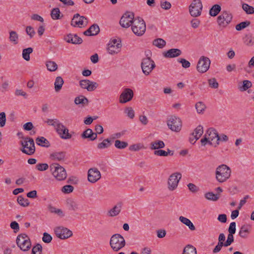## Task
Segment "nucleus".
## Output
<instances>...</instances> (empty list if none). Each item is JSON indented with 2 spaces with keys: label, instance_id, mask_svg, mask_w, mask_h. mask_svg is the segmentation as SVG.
<instances>
[{
  "label": "nucleus",
  "instance_id": "16",
  "mask_svg": "<svg viewBox=\"0 0 254 254\" xmlns=\"http://www.w3.org/2000/svg\"><path fill=\"white\" fill-rule=\"evenodd\" d=\"M122 47L121 41L118 43L117 39H111L109 43L108 44L107 50L111 55H115L118 53Z\"/></svg>",
  "mask_w": 254,
  "mask_h": 254
},
{
  "label": "nucleus",
  "instance_id": "11",
  "mask_svg": "<svg viewBox=\"0 0 254 254\" xmlns=\"http://www.w3.org/2000/svg\"><path fill=\"white\" fill-rule=\"evenodd\" d=\"M167 125L172 131L178 132L181 129L182 122L179 118L175 116H171L167 121Z\"/></svg>",
  "mask_w": 254,
  "mask_h": 254
},
{
  "label": "nucleus",
  "instance_id": "17",
  "mask_svg": "<svg viewBox=\"0 0 254 254\" xmlns=\"http://www.w3.org/2000/svg\"><path fill=\"white\" fill-rule=\"evenodd\" d=\"M88 21L86 17L83 16H80L78 13L74 15L71 21V25L73 27L78 26L82 27L87 24Z\"/></svg>",
  "mask_w": 254,
  "mask_h": 254
},
{
  "label": "nucleus",
  "instance_id": "6",
  "mask_svg": "<svg viewBox=\"0 0 254 254\" xmlns=\"http://www.w3.org/2000/svg\"><path fill=\"white\" fill-rule=\"evenodd\" d=\"M50 170L53 175L59 181L65 179L67 176L65 169L59 164L55 163L50 165Z\"/></svg>",
  "mask_w": 254,
  "mask_h": 254
},
{
  "label": "nucleus",
  "instance_id": "32",
  "mask_svg": "<svg viewBox=\"0 0 254 254\" xmlns=\"http://www.w3.org/2000/svg\"><path fill=\"white\" fill-rule=\"evenodd\" d=\"M179 220L182 223L185 224L186 226H188V227L190 230L194 231L195 229V227L193 224V223L188 218L185 217L184 216H180L179 217Z\"/></svg>",
  "mask_w": 254,
  "mask_h": 254
},
{
  "label": "nucleus",
  "instance_id": "53",
  "mask_svg": "<svg viewBox=\"0 0 254 254\" xmlns=\"http://www.w3.org/2000/svg\"><path fill=\"white\" fill-rule=\"evenodd\" d=\"M49 168V165L47 163H39L37 164L35 168L40 171H44L47 170Z\"/></svg>",
  "mask_w": 254,
  "mask_h": 254
},
{
  "label": "nucleus",
  "instance_id": "39",
  "mask_svg": "<svg viewBox=\"0 0 254 254\" xmlns=\"http://www.w3.org/2000/svg\"><path fill=\"white\" fill-rule=\"evenodd\" d=\"M182 254H196V250L193 246L188 245L184 249Z\"/></svg>",
  "mask_w": 254,
  "mask_h": 254
},
{
  "label": "nucleus",
  "instance_id": "52",
  "mask_svg": "<svg viewBox=\"0 0 254 254\" xmlns=\"http://www.w3.org/2000/svg\"><path fill=\"white\" fill-rule=\"evenodd\" d=\"M208 82L209 86L212 88L216 89L219 86V84L215 78L209 79Z\"/></svg>",
  "mask_w": 254,
  "mask_h": 254
},
{
  "label": "nucleus",
  "instance_id": "62",
  "mask_svg": "<svg viewBox=\"0 0 254 254\" xmlns=\"http://www.w3.org/2000/svg\"><path fill=\"white\" fill-rule=\"evenodd\" d=\"M6 115L4 112L0 113V127H3L5 125Z\"/></svg>",
  "mask_w": 254,
  "mask_h": 254
},
{
  "label": "nucleus",
  "instance_id": "46",
  "mask_svg": "<svg viewBox=\"0 0 254 254\" xmlns=\"http://www.w3.org/2000/svg\"><path fill=\"white\" fill-rule=\"evenodd\" d=\"M204 196L207 199L212 201H216L219 197L217 194H214L212 192H208L205 194Z\"/></svg>",
  "mask_w": 254,
  "mask_h": 254
},
{
  "label": "nucleus",
  "instance_id": "44",
  "mask_svg": "<svg viewBox=\"0 0 254 254\" xmlns=\"http://www.w3.org/2000/svg\"><path fill=\"white\" fill-rule=\"evenodd\" d=\"M127 146L128 143L127 142L121 141L120 140H116L115 141V146L118 149H124Z\"/></svg>",
  "mask_w": 254,
  "mask_h": 254
},
{
  "label": "nucleus",
  "instance_id": "50",
  "mask_svg": "<svg viewBox=\"0 0 254 254\" xmlns=\"http://www.w3.org/2000/svg\"><path fill=\"white\" fill-rule=\"evenodd\" d=\"M9 40L13 42L14 44H17V40L18 38V36L17 33L15 31H11L9 33Z\"/></svg>",
  "mask_w": 254,
  "mask_h": 254
},
{
  "label": "nucleus",
  "instance_id": "59",
  "mask_svg": "<svg viewBox=\"0 0 254 254\" xmlns=\"http://www.w3.org/2000/svg\"><path fill=\"white\" fill-rule=\"evenodd\" d=\"M46 123L49 125L54 127L56 129L60 122L57 119H48Z\"/></svg>",
  "mask_w": 254,
  "mask_h": 254
},
{
  "label": "nucleus",
  "instance_id": "13",
  "mask_svg": "<svg viewBox=\"0 0 254 254\" xmlns=\"http://www.w3.org/2000/svg\"><path fill=\"white\" fill-rule=\"evenodd\" d=\"M54 232L58 238L63 240L66 239L72 235L71 231L63 226L56 227Z\"/></svg>",
  "mask_w": 254,
  "mask_h": 254
},
{
  "label": "nucleus",
  "instance_id": "41",
  "mask_svg": "<svg viewBox=\"0 0 254 254\" xmlns=\"http://www.w3.org/2000/svg\"><path fill=\"white\" fill-rule=\"evenodd\" d=\"M47 68L48 70L50 71H55L58 68L57 64L53 61H47L46 64Z\"/></svg>",
  "mask_w": 254,
  "mask_h": 254
},
{
  "label": "nucleus",
  "instance_id": "31",
  "mask_svg": "<svg viewBox=\"0 0 254 254\" xmlns=\"http://www.w3.org/2000/svg\"><path fill=\"white\" fill-rule=\"evenodd\" d=\"M36 142L37 145L44 147H49L50 143L49 141L44 137H38L36 139Z\"/></svg>",
  "mask_w": 254,
  "mask_h": 254
},
{
  "label": "nucleus",
  "instance_id": "56",
  "mask_svg": "<svg viewBox=\"0 0 254 254\" xmlns=\"http://www.w3.org/2000/svg\"><path fill=\"white\" fill-rule=\"evenodd\" d=\"M178 62L182 64V65L184 68H189L190 66V63L185 59H178Z\"/></svg>",
  "mask_w": 254,
  "mask_h": 254
},
{
  "label": "nucleus",
  "instance_id": "48",
  "mask_svg": "<svg viewBox=\"0 0 254 254\" xmlns=\"http://www.w3.org/2000/svg\"><path fill=\"white\" fill-rule=\"evenodd\" d=\"M252 86V82L247 80L243 81V83L242 86L239 87V89L241 91H246L247 89L251 87Z\"/></svg>",
  "mask_w": 254,
  "mask_h": 254
},
{
  "label": "nucleus",
  "instance_id": "43",
  "mask_svg": "<svg viewBox=\"0 0 254 254\" xmlns=\"http://www.w3.org/2000/svg\"><path fill=\"white\" fill-rule=\"evenodd\" d=\"M242 8L247 14H251L254 13V7L247 3H243L242 4Z\"/></svg>",
  "mask_w": 254,
  "mask_h": 254
},
{
  "label": "nucleus",
  "instance_id": "26",
  "mask_svg": "<svg viewBox=\"0 0 254 254\" xmlns=\"http://www.w3.org/2000/svg\"><path fill=\"white\" fill-rule=\"evenodd\" d=\"M66 205L69 210L76 211L80 209L79 204L78 202L73 198L66 199Z\"/></svg>",
  "mask_w": 254,
  "mask_h": 254
},
{
  "label": "nucleus",
  "instance_id": "12",
  "mask_svg": "<svg viewBox=\"0 0 254 254\" xmlns=\"http://www.w3.org/2000/svg\"><path fill=\"white\" fill-rule=\"evenodd\" d=\"M210 64V60L207 57L202 56L200 58L196 66L197 70L200 73L206 72Z\"/></svg>",
  "mask_w": 254,
  "mask_h": 254
},
{
  "label": "nucleus",
  "instance_id": "5",
  "mask_svg": "<svg viewBox=\"0 0 254 254\" xmlns=\"http://www.w3.org/2000/svg\"><path fill=\"white\" fill-rule=\"evenodd\" d=\"M16 243L19 249L23 252L29 251L31 247L30 239L25 233L20 234L17 236Z\"/></svg>",
  "mask_w": 254,
  "mask_h": 254
},
{
  "label": "nucleus",
  "instance_id": "3",
  "mask_svg": "<svg viewBox=\"0 0 254 254\" xmlns=\"http://www.w3.org/2000/svg\"><path fill=\"white\" fill-rule=\"evenodd\" d=\"M21 138L24 140V141H21L22 148L20 149V150L27 155H33L35 152V146L33 139L28 136H22Z\"/></svg>",
  "mask_w": 254,
  "mask_h": 254
},
{
  "label": "nucleus",
  "instance_id": "25",
  "mask_svg": "<svg viewBox=\"0 0 254 254\" xmlns=\"http://www.w3.org/2000/svg\"><path fill=\"white\" fill-rule=\"evenodd\" d=\"M182 54V51L179 49H171L163 53L165 58H173L179 57Z\"/></svg>",
  "mask_w": 254,
  "mask_h": 254
},
{
  "label": "nucleus",
  "instance_id": "14",
  "mask_svg": "<svg viewBox=\"0 0 254 254\" xmlns=\"http://www.w3.org/2000/svg\"><path fill=\"white\" fill-rule=\"evenodd\" d=\"M182 178V174L180 173L176 172L171 175L168 181V189L170 190H175Z\"/></svg>",
  "mask_w": 254,
  "mask_h": 254
},
{
  "label": "nucleus",
  "instance_id": "60",
  "mask_svg": "<svg viewBox=\"0 0 254 254\" xmlns=\"http://www.w3.org/2000/svg\"><path fill=\"white\" fill-rule=\"evenodd\" d=\"M42 240L45 243H50L52 240V237L49 234L45 232L43 234Z\"/></svg>",
  "mask_w": 254,
  "mask_h": 254
},
{
  "label": "nucleus",
  "instance_id": "61",
  "mask_svg": "<svg viewBox=\"0 0 254 254\" xmlns=\"http://www.w3.org/2000/svg\"><path fill=\"white\" fill-rule=\"evenodd\" d=\"M125 112L127 114V116L130 118L133 119L134 117V112L131 107H127Z\"/></svg>",
  "mask_w": 254,
  "mask_h": 254
},
{
  "label": "nucleus",
  "instance_id": "9",
  "mask_svg": "<svg viewBox=\"0 0 254 254\" xmlns=\"http://www.w3.org/2000/svg\"><path fill=\"white\" fill-rule=\"evenodd\" d=\"M135 18L133 12L127 11L122 16L120 21V24L123 28H128L134 22Z\"/></svg>",
  "mask_w": 254,
  "mask_h": 254
},
{
  "label": "nucleus",
  "instance_id": "24",
  "mask_svg": "<svg viewBox=\"0 0 254 254\" xmlns=\"http://www.w3.org/2000/svg\"><path fill=\"white\" fill-rule=\"evenodd\" d=\"M251 233V226L249 225L246 224L241 226L240 228L239 235L243 239L248 238Z\"/></svg>",
  "mask_w": 254,
  "mask_h": 254
},
{
  "label": "nucleus",
  "instance_id": "10",
  "mask_svg": "<svg viewBox=\"0 0 254 254\" xmlns=\"http://www.w3.org/2000/svg\"><path fill=\"white\" fill-rule=\"evenodd\" d=\"M232 18V14L230 11H223L217 17L218 24L221 27H225L231 22Z\"/></svg>",
  "mask_w": 254,
  "mask_h": 254
},
{
  "label": "nucleus",
  "instance_id": "36",
  "mask_svg": "<svg viewBox=\"0 0 254 254\" xmlns=\"http://www.w3.org/2000/svg\"><path fill=\"white\" fill-rule=\"evenodd\" d=\"M61 12L59 8H54L51 11V16L53 19L58 20L60 19L63 15H61Z\"/></svg>",
  "mask_w": 254,
  "mask_h": 254
},
{
  "label": "nucleus",
  "instance_id": "20",
  "mask_svg": "<svg viewBox=\"0 0 254 254\" xmlns=\"http://www.w3.org/2000/svg\"><path fill=\"white\" fill-rule=\"evenodd\" d=\"M66 154L65 151L55 152L50 154V158L54 161H64L66 159Z\"/></svg>",
  "mask_w": 254,
  "mask_h": 254
},
{
  "label": "nucleus",
  "instance_id": "21",
  "mask_svg": "<svg viewBox=\"0 0 254 254\" xmlns=\"http://www.w3.org/2000/svg\"><path fill=\"white\" fill-rule=\"evenodd\" d=\"M81 137L83 139L88 138L91 141L95 140L97 137V133L93 132L90 128H87L81 134Z\"/></svg>",
  "mask_w": 254,
  "mask_h": 254
},
{
  "label": "nucleus",
  "instance_id": "29",
  "mask_svg": "<svg viewBox=\"0 0 254 254\" xmlns=\"http://www.w3.org/2000/svg\"><path fill=\"white\" fill-rule=\"evenodd\" d=\"M74 103L76 105H80L81 107H85L89 103L88 99L83 95L76 97L74 99Z\"/></svg>",
  "mask_w": 254,
  "mask_h": 254
},
{
  "label": "nucleus",
  "instance_id": "30",
  "mask_svg": "<svg viewBox=\"0 0 254 254\" xmlns=\"http://www.w3.org/2000/svg\"><path fill=\"white\" fill-rule=\"evenodd\" d=\"M112 144V139L111 138L105 139L102 142L97 144V148L99 149H104L110 147Z\"/></svg>",
  "mask_w": 254,
  "mask_h": 254
},
{
  "label": "nucleus",
  "instance_id": "37",
  "mask_svg": "<svg viewBox=\"0 0 254 254\" xmlns=\"http://www.w3.org/2000/svg\"><path fill=\"white\" fill-rule=\"evenodd\" d=\"M152 44L159 49H162L165 46L166 42L162 38H157L153 41Z\"/></svg>",
  "mask_w": 254,
  "mask_h": 254
},
{
  "label": "nucleus",
  "instance_id": "42",
  "mask_svg": "<svg viewBox=\"0 0 254 254\" xmlns=\"http://www.w3.org/2000/svg\"><path fill=\"white\" fill-rule=\"evenodd\" d=\"M17 202L23 207H26L29 205V201L28 199L24 198L22 195H19L17 197Z\"/></svg>",
  "mask_w": 254,
  "mask_h": 254
},
{
  "label": "nucleus",
  "instance_id": "40",
  "mask_svg": "<svg viewBox=\"0 0 254 254\" xmlns=\"http://www.w3.org/2000/svg\"><path fill=\"white\" fill-rule=\"evenodd\" d=\"M33 49L31 47L24 49L22 51V57L26 61L30 60V54L33 52Z\"/></svg>",
  "mask_w": 254,
  "mask_h": 254
},
{
  "label": "nucleus",
  "instance_id": "57",
  "mask_svg": "<svg viewBox=\"0 0 254 254\" xmlns=\"http://www.w3.org/2000/svg\"><path fill=\"white\" fill-rule=\"evenodd\" d=\"M26 32L30 36V38L34 37L35 34V31L34 28L31 26H28L26 28Z\"/></svg>",
  "mask_w": 254,
  "mask_h": 254
},
{
  "label": "nucleus",
  "instance_id": "38",
  "mask_svg": "<svg viewBox=\"0 0 254 254\" xmlns=\"http://www.w3.org/2000/svg\"><path fill=\"white\" fill-rule=\"evenodd\" d=\"M220 5L216 4L213 5L209 10V14L212 16H216L221 11Z\"/></svg>",
  "mask_w": 254,
  "mask_h": 254
},
{
  "label": "nucleus",
  "instance_id": "19",
  "mask_svg": "<svg viewBox=\"0 0 254 254\" xmlns=\"http://www.w3.org/2000/svg\"><path fill=\"white\" fill-rule=\"evenodd\" d=\"M133 96V92L130 88H125L120 96V102L126 103L130 101Z\"/></svg>",
  "mask_w": 254,
  "mask_h": 254
},
{
  "label": "nucleus",
  "instance_id": "45",
  "mask_svg": "<svg viewBox=\"0 0 254 254\" xmlns=\"http://www.w3.org/2000/svg\"><path fill=\"white\" fill-rule=\"evenodd\" d=\"M251 24L250 21L246 20L244 22H242L236 25V29L237 31H241L247 27L249 26Z\"/></svg>",
  "mask_w": 254,
  "mask_h": 254
},
{
  "label": "nucleus",
  "instance_id": "28",
  "mask_svg": "<svg viewBox=\"0 0 254 254\" xmlns=\"http://www.w3.org/2000/svg\"><path fill=\"white\" fill-rule=\"evenodd\" d=\"M165 145L164 142L160 140H156L150 144V148L151 150H157L163 148Z\"/></svg>",
  "mask_w": 254,
  "mask_h": 254
},
{
  "label": "nucleus",
  "instance_id": "4",
  "mask_svg": "<svg viewBox=\"0 0 254 254\" xmlns=\"http://www.w3.org/2000/svg\"><path fill=\"white\" fill-rule=\"evenodd\" d=\"M133 33L137 36H142L146 31V24L144 20L140 17L135 18V20L131 25Z\"/></svg>",
  "mask_w": 254,
  "mask_h": 254
},
{
  "label": "nucleus",
  "instance_id": "2",
  "mask_svg": "<svg viewBox=\"0 0 254 254\" xmlns=\"http://www.w3.org/2000/svg\"><path fill=\"white\" fill-rule=\"evenodd\" d=\"M125 245V240L121 234H115L111 236L110 240V246L114 252L119 251Z\"/></svg>",
  "mask_w": 254,
  "mask_h": 254
},
{
  "label": "nucleus",
  "instance_id": "55",
  "mask_svg": "<svg viewBox=\"0 0 254 254\" xmlns=\"http://www.w3.org/2000/svg\"><path fill=\"white\" fill-rule=\"evenodd\" d=\"M97 83L90 80V83L88 84L87 90L88 91H93L95 90L98 87Z\"/></svg>",
  "mask_w": 254,
  "mask_h": 254
},
{
  "label": "nucleus",
  "instance_id": "7",
  "mask_svg": "<svg viewBox=\"0 0 254 254\" xmlns=\"http://www.w3.org/2000/svg\"><path fill=\"white\" fill-rule=\"evenodd\" d=\"M141 67L143 73L148 75L155 67L154 62L149 57L143 58L141 63Z\"/></svg>",
  "mask_w": 254,
  "mask_h": 254
},
{
  "label": "nucleus",
  "instance_id": "15",
  "mask_svg": "<svg viewBox=\"0 0 254 254\" xmlns=\"http://www.w3.org/2000/svg\"><path fill=\"white\" fill-rule=\"evenodd\" d=\"M55 129L60 137L64 139H70L71 138L72 134H74L73 131L69 133L68 129L61 122Z\"/></svg>",
  "mask_w": 254,
  "mask_h": 254
},
{
  "label": "nucleus",
  "instance_id": "51",
  "mask_svg": "<svg viewBox=\"0 0 254 254\" xmlns=\"http://www.w3.org/2000/svg\"><path fill=\"white\" fill-rule=\"evenodd\" d=\"M42 247L41 244H37L32 249L31 254H42Z\"/></svg>",
  "mask_w": 254,
  "mask_h": 254
},
{
  "label": "nucleus",
  "instance_id": "47",
  "mask_svg": "<svg viewBox=\"0 0 254 254\" xmlns=\"http://www.w3.org/2000/svg\"><path fill=\"white\" fill-rule=\"evenodd\" d=\"M195 108L199 114L203 113L206 109L205 105L202 102H198L195 104Z\"/></svg>",
  "mask_w": 254,
  "mask_h": 254
},
{
  "label": "nucleus",
  "instance_id": "23",
  "mask_svg": "<svg viewBox=\"0 0 254 254\" xmlns=\"http://www.w3.org/2000/svg\"><path fill=\"white\" fill-rule=\"evenodd\" d=\"M65 40L67 43L73 44H80L82 43V39L78 37L76 34H69L67 35Z\"/></svg>",
  "mask_w": 254,
  "mask_h": 254
},
{
  "label": "nucleus",
  "instance_id": "1",
  "mask_svg": "<svg viewBox=\"0 0 254 254\" xmlns=\"http://www.w3.org/2000/svg\"><path fill=\"white\" fill-rule=\"evenodd\" d=\"M231 170L225 164L218 166L216 169L215 176L216 180L219 183L226 182L231 176Z\"/></svg>",
  "mask_w": 254,
  "mask_h": 254
},
{
  "label": "nucleus",
  "instance_id": "64",
  "mask_svg": "<svg viewBox=\"0 0 254 254\" xmlns=\"http://www.w3.org/2000/svg\"><path fill=\"white\" fill-rule=\"evenodd\" d=\"M10 228L12 229L15 233L19 231V226L18 223L16 221H12L10 224Z\"/></svg>",
  "mask_w": 254,
  "mask_h": 254
},
{
  "label": "nucleus",
  "instance_id": "35",
  "mask_svg": "<svg viewBox=\"0 0 254 254\" xmlns=\"http://www.w3.org/2000/svg\"><path fill=\"white\" fill-rule=\"evenodd\" d=\"M203 133V127L201 125L198 126L191 133L192 136L195 137V140H197Z\"/></svg>",
  "mask_w": 254,
  "mask_h": 254
},
{
  "label": "nucleus",
  "instance_id": "8",
  "mask_svg": "<svg viewBox=\"0 0 254 254\" xmlns=\"http://www.w3.org/2000/svg\"><path fill=\"white\" fill-rule=\"evenodd\" d=\"M202 4L200 0H193L189 6V12L191 16L196 17L201 15Z\"/></svg>",
  "mask_w": 254,
  "mask_h": 254
},
{
  "label": "nucleus",
  "instance_id": "34",
  "mask_svg": "<svg viewBox=\"0 0 254 254\" xmlns=\"http://www.w3.org/2000/svg\"><path fill=\"white\" fill-rule=\"evenodd\" d=\"M64 83V81L62 77L58 76L56 77L54 85L55 91L57 92H59L61 90Z\"/></svg>",
  "mask_w": 254,
  "mask_h": 254
},
{
  "label": "nucleus",
  "instance_id": "58",
  "mask_svg": "<svg viewBox=\"0 0 254 254\" xmlns=\"http://www.w3.org/2000/svg\"><path fill=\"white\" fill-rule=\"evenodd\" d=\"M74 188L71 185H65L62 188V190L65 193H69L73 191Z\"/></svg>",
  "mask_w": 254,
  "mask_h": 254
},
{
  "label": "nucleus",
  "instance_id": "63",
  "mask_svg": "<svg viewBox=\"0 0 254 254\" xmlns=\"http://www.w3.org/2000/svg\"><path fill=\"white\" fill-rule=\"evenodd\" d=\"M188 187L189 190L193 193H195L197 192L199 190L198 187H197L195 185L192 183H189L188 185Z\"/></svg>",
  "mask_w": 254,
  "mask_h": 254
},
{
  "label": "nucleus",
  "instance_id": "22",
  "mask_svg": "<svg viewBox=\"0 0 254 254\" xmlns=\"http://www.w3.org/2000/svg\"><path fill=\"white\" fill-rule=\"evenodd\" d=\"M100 32L99 26L96 24L92 25L87 30L83 32L85 36H95Z\"/></svg>",
  "mask_w": 254,
  "mask_h": 254
},
{
  "label": "nucleus",
  "instance_id": "27",
  "mask_svg": "<svg viewBox=\"0 0 254 254\" xmlns=\"http://www.w3.org/2000/svg\"><path fill=\"white\" fill-rule=\"evenodd\" d=\"M122 203L118 202L108 212V215L111 217H114L118 215L121 212L122 207Z\"/></svg>",
  "mask_w": 254,
  "mask_h": 254
},
{
  "label": "nucleus",
  "instance_id": "54",
  "mask_svg": "<svg viewBox=\"0 0 254 254\" xmlns=\"http://www.w3.org/2000/svg\"><path fill=\"white\" fill-rule=\"evenodd\" d=\"M160 6L164 9L168 10L171 7V4L169 1L162 0L160 1Z\"/></svg>",
  "mask_w": 254,
  "mask_h": 254
},
{
  "label": "nucleus",
  "instance_id": "18",
  "mask_svg": "<svg viewBox=\"0 0 254 254\" xmlns=\"http://www.w3.org/2000/svg\"><path fill=\"white\" fill-rule=\"evenodd\" d=\"M101 177L100 171L96 168H92L88 171V180L92 183L97 182Z\"/></svg>",
  "mask_w": 254,
  "mask_h": 254
},
{
  "label": "nucleus",
  "instance_id": "33",
  "mask_svg": "<svg viewBox=\"0 0 254 254\" xmlns=\"http://www.w3.org/2000/svg\"><path fill=\"white\" fill-rule=\"evenodd\" d=\"M205 134H206V135H208V138L211 140H213L215 138L217 139L219 135L217 130L213 128H208Z\"/></svg>",
  "mask_w": 254,
  "mask_h": 254
},
{
  "label": "nucleus",
  "instance_id": "49",
  "mask_svg": "<svg viewBox=\"0 0 254 254\" xmlns=\"http://www.w3.org/2000/svg\"><path fill=\"white\" fill-rule=\"evenodd\" d=\"M244 43L247 46L253 45V37L251 34H246L243 38Z\"/></svg>",
  "mask_w": 254,
  "mask_h": 254
}]
</instances>
